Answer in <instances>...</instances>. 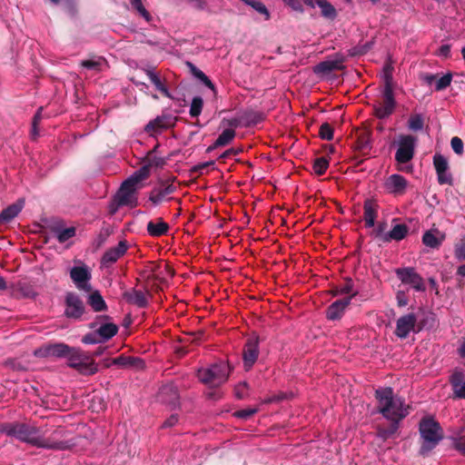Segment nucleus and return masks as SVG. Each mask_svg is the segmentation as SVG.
<instances>
[{"mask_svg":"<svg viewBox=\"0 0 465 465\" xmlns=\"http://www.w3.org/2000/svg\"><path fill=\"white\" fill-rule=\"evenodd\" d=\"M428 319L418 321L415 313L410 312L401 316L396 322L395 335L400 339H406L413 331L420 332L427 326Z\"/></svg>","mask_w":465,"mask_h":465,"instance_id":"39448f33","label":"nucleus"},{"mask_svg":"<svg viewBox=\"0 0 465 465\" xmlns=\"http://www.w3.org/2000/svg\"><path fill=\"white\" fill-rule=\"evenodd\" d=\"M178 117L171 114H162L150 121L144 127V131L151 135L153 133H159L162 130H166L175 126Z\"/></svg>","mask_w":465,"mask_h":465,"instance_id":"ddd939ff","label":"nucleus"},{"mask_svg":"<svg viewBox=\"0 0 465 465\" xmlns=\"http://www.w3.org/2000/svg\"><path fill=\"white\" fill-rule=\"evenodd\" d=\"M392 71H393V66L391 64L387 63L383 66L384 88L393 89Z\"/></svg>","mask_w":465,"mask_h":465,"instance_id":"a18cd8bd","label":"nucleus"},{"mask_svg":"<svg viewBox=\"0 0 465 465\" xmlns=\"http://www.w3.org/2000/svg\"><path fill=\"white\" fill-rule=\"evenodd\" d=\"M203 107V100L200 96H195L193 98L190 107V115L191 117H198Z\"/></svg>","mask_w":465,"mask_h":465,"instance_id":"c03bdc74","label":"nucleus"},{"mask_svg":"<svg viewBox=\"0 0 465 465\" xmlns=\"http://www.w3.org/2000/svg\"><path fill=\"white\" fill-rule=\"evenodd\" d=\"M378 216L376 205H364L363 221L366 228H372Z\"/></svg>","mask_w":465,"mask_h":465,"instance_id":"72a5a7b5","label":"nucleus"},{"mask_svg":"<svg viewBox=\"0 0 465 465\" xmlns=\"http://www.w3.org/2000/svg\"><path fill=\"white\" fill-rule=\"evenodd\" d=\"M56 229L59 230V232L56 233V238L60 243H64L73 238L76 232L74 227L63 228L62 230H60V228Z\"/></svg>","mask_w":465,"mask_h":465,"instance_id":"49530a36","label":"nucleus"},{"mask_svg":"<svg viewBox=\"0 0 465 465\" xmlns=\"http://www.w3.org/2000/svg\"><path fill=\"white\" fill-rule=\"evenodd\" d=\"M338 287H339L338 292H340V293L351 294V295H352L353 293L356 294V292H353V282L351 279H347L345 281V282H343L342 284H341Z\"/></svg>","mask_w":465,"mask_h":465,"instance_id":"6e6d98bb","label":"nucleus"},{"mask_svg":"<svg viewBox=\"0 0 465 465\" xmlns=\"http://www.w3.org/2000/svg\"><path fill=\"white\" fill-rule=\"evenodd\" d=\"M175 190L176 186L173 184L161 183L152 191L150 200L153 203L170 201L181 203V199L172 195Z\"/></svg>","mask_w":465,"mask_h":465,"instance_id":"4468645a","label":"nucleus"},{"mask_svg":"<svg viewBox=\"0 0 465 465\" xmlns=\"http://www.w3.org/2000/svg\"><path fill=\"white\" fill-rule=\"evenodd\" d=\"M433 165L438 176V182L440 184H450L452 176L448 172L449 163L445 156L440 153H435L433 156Z\"/></svg>","mask_w":465,"mask_h":465,"instance_id":"dca6fc26","label":"nucleus"},{"mask_svg":"<svg viewBox=\"0 0 465 465\" xmlns=\"http://www.w3.org/2000/svg\"><path fill=\"white\" fill-rule=\"evenodd\" d=\"M82 342L85 344H96V343H102L103 341L100 340V337L97 333V331H93L86 333L82 337Z\"/></svg>","mask_w":465,"mask_h":465,"instance_id":"864d4df0","label":"nucleus"},{"mask_svg":"<svg viewBox=\"0 0 465 465\" xmlns=\"http://www.w3.org/2000/svg\"><path fill=\"white\" fill-rule=\"evenodd\" d=\"M423 126H424V121H423V117L419 114H411L409 118V121H408V127L412 130V131H420L423 129Z\"/></svg>","mask_w":465,"mask_h":465,"instance_id":"37998d69","label":"nucleus"},{"mask_svg":"<svg viewBox=\"0 0 465 465\" xmlns=\"http://www.w3.org/2000/svg\"><path fill=\"white\" fill-rule=\"evenodd\" d=\"M451 439L454 449L465 456V436L457 434Z\"/></svg>","mask_w":465,"mask_h":465,"instance_id":"3c124183","label":"nucleus"},{"mask_svg":"<svg viewBox=\"0 0 465 465\" xmlns=\"http://www.w3.org/2000/svg\"><path fill=\"white\" fill-rule=\"evenodd\" d=\"M356 151L363 152L364 150L371 148V133L369 131H361L357 134V138L354 144Z\"/></svg>","mask_w":465,"mask_h":465,"instance_id":"473e14b6","label":"nucleus"},{"mask_svg":"<svg viewBox=\"0 0 465 465\" xmlns=\"http://www.w3.org/2000/svg\"><path fill=\"white\" fill-rule=\"evenodd\" d=\"M68 359V366L82 371L84 374L93 375L98 371V368L94 361L87 362L89 357L86 356L81 349L71 347L70 351L65 356Z\"/></svg>","mask_w":465,"mask_h":465,"instance_id":"423d86ee","label":"nucleus"},{"mask_svg":"<svg viewBox=\"0 0 465 465\" xmlns=\"http://www.w3.org/2000/svg\"><path fill=\"white\" fill-rule=\"evenodd\" d=\"M315 5L321 8L322 16L329 19H334L336 17V9L327 0H314V5Z\"/></svg>","mask_w":465,"mask_h":465,"instance_id":"f704fd0d","label":"nucleus"},{"mask_svg":"<svg viewBox=\"0 0 465 465\" xmlns=\"http://www.w3.org/2000/svg\"><path fill=\"white\" fill-rule=\"evenodd\" d=\"M231 372V366L228 362L220 361L211 365L209 368L198 370L197 378L203 384L215 388L227 381Z\"/></svg>","mask_w":465,"mask_h":465,"instance_id":"20e7f679","label":"nucleus"},{"mask_svg":"<svg viewBox=\"0 0 465 465\" xmlns=\"http://www.w3.org/2000/svg\"><path fill=\"white\" fill-rule=\"evenodd\" d=\"M124 298L128 303L134 304L139 308H145L148 305L145 294L140 290L133 289L130 292H125Z\"/></svg>","mask_w":465,"mask_h":465,"instance_id":"a878e982","label":"nucleus"},{"mask_svg":"<svg viewBox=\"0 0 465 465\" xmlns=\"http://www.w3.org/2000/svg\"><path fill=\"white\" fill-rule=\"evenodd\" d=\"M397 278L403 283L411 286L417 292L426 290L422 277L413 267H403L395 270Z\"/></svg>","mask_w":465,"mask_h":465,"instance_id":"6e6552de","label":"nucleus"},{"mask_svg":"<svg viewBox=\"0 0 465 465\" xmlns=\"http://www.w3.org/2000/svg\"><path fill=\"white\" fill-rule=\"evenodd\" d=\"M118 331V326L113 322H102L101 325L96 329L100 340L103 342L112 339L114 335L117 334Z\"/></svg>","mask_w":465,"mask_h":465,"instance_id":"bb28decb","label":"nucleus"},{"mask_svg":"<svg viewBox=\"0 0 465 465\" xmlns=\"http://www.w3.org/2000/svg\"><path fill=\"white\" fill-rule=\"evenodd\" d=\"M87 303L96 312H104L107 310L106 302H104L99 291L91 292V294L88 296Z\"/></svg>","mask_w":465,"mask_h":465,"instance_id":"c756f323","label":"nucleus"},{"mask_svg":"<svg viewBox=\"0 0 465 465\" xmlns=\"http://www.w3.org/2000/svg\"><path fill=\"white\" fill-rule=\"evenodd\" d=\"M130 356L125 355H120L114 359L112 360V363L114 365L122 366V367H128V364L131 362Z\"/></svg>","mask_w":465,"mask_h":465,"instance_id":"e2e57ef3","label":"nucleus"},{"mask_svg":"<svg viewBox=\"0 0 465 465\" xmlns=\"http://www.w3.org/2000/svg\"><path fill=\"white\" fill-rule=\"evenodd\" d=\"M342 56L333 60H325L313 66V73L321 77L330 74L333 71H341L344 68Z\"/></svg>","mask_w":465,"mask_h":465,"instance_id":"6ab92c4d","label":"nucleus"},{"mask_svg":"<svg viewBox=\"0 0 465 465\" xmlns=\"http://www.w3.org/2000/svg\"><path fill=\"white\" fill-rule=\"evenodd\" d=\"M23 205H7L0 213V226L11 223L22 211Z\"/></svg>","mask_w":465,"mask_h":465,"instance_id":"c85d7f7f","label":"nucleus"},{"mask_svg":"<svg viewBox=\"0 0 465 465\" xmlns=\"http://www.w3.org/2000/svg\"><path fill=\"white\" fill-rule=\"evenodd\" d=\"M450 383L452 388L454 398L465 399V375L460 371H455L450 376Z\"/></svg>","mask_w":465,"mask_h":465,"instance_id":"4be33fe9","label":"nucleus"},{"mask_svg":"<svg viewBox=\"0 0 465 465\" xmlns=\"http://www.w3.org/2000/svg\"><path fill=\"white\" fill-rule=\"evenodd\" d=\"M214 164H215L214 161H209V162H205L203 163H199L193 167V172L200 173L201 174H203L204 170H206V172H208V169L210 167H212L213 169Z\"/></svg>","mask_w":465,"mask_h":465,"instance_id":"052dcab7","label":"nucleus"},{"mask_svg":"<svg viewBox=\"0 0 465 465\" xmlns=\"http://www.w3.org/2000/svg\"><path fill=\"white\" fill-rule=\"evenodd\" d=\"M130 359L134 361H131L127 368H134L137 370L144 368V361L141 358L130 356Z\"/></svg>","mask_w":465,"mask_h":465,"instance_id":"338daca9","label":"nucleus"},{"mask_svg":"<svg viewBox=\"0 0 465 465\" xmlns=\"http://www.w3.org/2000/svg\"><path fill=\"white\" fill-rule=\"evenodd\" d=\"M409 232V227L404 223H399L393 226V228L388 232V237L385 239L387 242L391 241L400 242L403 240Z\"/></svg>","mask_w":465,"mask_h":465,"instance_id":"7c9ffc66","label":"nucleus"},{"mask_svg":"<svg viewBox=\"0 0 465 465\" xmlns=\"http://www.w3.org/2000/svg\"><path fill=\"white\" fill-rule=\"evenodd\" d=\"M391 424L388 428L379 427L377 430L378 438L386 440L396 433L399 429L400 420H390Z\"/></svg>","mask_w":465,"mask_h":465,"instance_id":"c9c22d12","label":"nucleus"},{"mask_svg":"<svg viewBox=\"0 0 465 465\" xmlns=\"http://www.w3.org/2000/svg\"><path fill=\"white\" fill-rule=\"evenodd\" d=\"M257 411H258V409H256V408H247V409L237 411L234 413V415L237 418H240L242 420H247L250 417H252V415H254Z\"/></svg>","mask_w":465,"mask_h":465,"instance_id":"13d9d810","label":"nucleus"},{"mask_svg":"<svg viewBox=\"0 0 465 465\" xmlns=\"http://www.w3.org/2000/svg\"><path fill=\"white\" fill-rule=\"evenodd\" d=\"M259 343L260 338L258 335L250 336L243 346L242 350V361L243 367L246 371L252 369L259 357Z\"/></svg>","mask_w":465,"mask_h":465,"instance_id":"9d476101","label":"nucleus"},{"mask_svg":"<svg viewBox=\"0 0 465 465\" xmlns=\"http://www.w3.org/2000/svg\"><path fill=\"white\" fill-rule=\"evenodd\" d=\"M444 240V235L440 231H427L422 236V242L430 248H439Z\"/></svg>","mask_w":465,"mask_h":465,"instance_id":"cd10ccee","label":"nucleus"},{"mask_svg":"<svg viewBox=\"0 0 465 465\" xmlns=\"http://www.w3.org/2000/svg\"><path fill=\"white\" fill-rule=\"evenodd\" d=\"M454 256L458 261H465V235L456 242Z\"/></svg>","mask_w":465,"mask_h":465,"instance_id":"de8ad7c7","label":"nucleus"},{"mask_svg":"<svg viewBox=\"0 0 465 465\" xmlns=\"http://www.w3.org/2000/svg\"><path fill=\"white\" fill-rule=\"evenodd\" d=\"M222 123L223 124L226 123L231 127L230 129L234 130V128H237L242 124V116H241V117H234V118H231V119H223Z\"/></svg>","mask_w":465,"mask_h":465,"instance_id":"69168bd1","label":"nucleus"},{"mask_svg":"<svg viewBox=\"0 0 465 465\" xmlns=\"http://www.w3.org/2000/svg\"><path fill=\"white\" fill-rule=\"evenodd\" d=\"M450 146L458 155H461L463 153V142L460 137H452L450 140Z\"/></svg>","mask_w":465,"mask_h":465,"instance_id":"5fc2aeb1","label":"nucleus"},{"mask_svg":"<svg viewBox=\"0 0 465 465\" xmlns=\"http://www.w3.org/2000/svg\"><path fill=\"white\" fill-rule=\"evenodd\" d=\"M179 420V416L177 414H172L162 425V428H171L174 426Z\"/></svg>","mask_w":465,"mask_h":465,"instance_id":"774afa93","label":"nucleus"},{"mask_svg":"<svg viewBox=\"0 0 465 465\" xmlns=\"http://www.w3.org/2000/svg\"><path fill=\"white\" fill-rule=\"evenodd\" d=\"M419 431L421 439L419 453L426 457L443 439V430L433 418H423L420 421Z\"/></svg>","mask_w":465,"mask_h":465,"instance_id":"7ed1b4c3","label":"nucleus"},{"mask_svg":"<svg viewBox=\"0 0 465 465\" xmlns=\"http://www.w3.org/2000/svg\"><path fill=\"white\" fill-rule=\"evenodd\" d=\"M245 5L253 8L257 13L263 15L264 20H269L271 18V15L265 5L260 0H241Z\"/></svg>","mask_w":465,"mask_h":465,"instance_id":"4c0bfd02","label":"nucleus"},{"mask_svg":"<svg viewBox=\"0 0 465 465\" xmlns=\"http://www.w3.org/2000/svg\"><path fill=\"white\" fill-rule=\"evenodd\" d=\"M133 8L135 9L141 16H143L147 22L152 20V15L143 6L142 0H138V2H134L131 4Z\"/></svg>","mask_w":465,"mask_h":465,"instance_id":"603ef678","label":"nucleus"},{"mask_svg":"<svg viewBox=\"0 0 465 465\" xmlns=\"http://www.w3.org/2000/svg\"><path fill=\"white\" fill-rule=\"evenodd\" d=\"M354 296H355V293H353L352 295H350L348 297H345L343 299L337 300L334 302H332L331 305H329L326 310V318L329 321H337V320L341 319L346 308L349 306L352 297H354Z\"/></svg>","mask_w":465,"mask_h":465,"instance_id":"aec40b11","label":"nucleus"},{"mask_svg":"<svg viewBox=\"0 0 465 465\" xmlns=\"http://www.w3.org/2000/svg\"><path fill=\"white\" fill-rule=\"evenodd\" d=\"M64 315L69 319L81 320L85 313V305L81 297L74 292H67L64 299Z\"/></svg>","mask_w":465,"mask_h":465,"instance_id":"1a4fd4ad","label":"nucleus"},{"mask_svg":"<svg viewBox=\"0 0 465 465\" xmlns=\"http://www.w3.org/2000/svg\"><path fill=\"white\" fill-rule=\"evenodd\" d=\"M104 59L102 57H98L97 59H88L83 60L81 62V66L94 71H100L102 64H104Z\"/></svg>","mask_w":465,"mask_h":465,"instance_id":"09e8293b","label":"nucleus"},{"mask_svg":"<svg viewBox=\"0 0 465 465\" xmlns=\"http://www.w3.org/2000/svg\"><path fill=\"white\" fill-rule=\"evenodd\" d=\"M242 120L245 126L254 125L263 120V114L259 112L246 111L242 114Z\"/></svg>","mask_w":465,"mask_h":465,"instance_id":"e433bc0d","label":"nucleus"},{"mask_svg":"<svg viewBox=\"0 0 465 465\" xmlns=\"http://www.w3.org/2000/svg\"><path fill=\"white\" fill-rule=\"evenodd\" d=\"M382 98V103L373 106L374 115L379 119L389 117L392 114L396 106L393 89L384 88Z\"/></svg>","mask_w":465,"mask_h":465,"instance_id":"9b49d317","label":"nucleus"},{"mask_svg":"<svg viewBox=\"0 0 465 465\" xmlns=\"http://www.w3.org/2000/svg\"><path fill=\"white\" fill-rule=\"evenodd\" d=\"M0 430L9 437L26 442L34 447L53 450H64L71 447L68 441L56 440L55 436L60 434L56 430L53 434L45 438V432L35 426L24 422H7L1 425Z\"/></svg>","mask_w":465,"mask_h":465,"instance_id":"f257e3e1","label":"nucleus"},{"mask_svg":"<svg viewBox=\"0 0 465 465\" xmlns=\"http://www.w3.org/2000/svg\"><path fill=\"white\" fill-rule=\"evenodd\" d=\"M70 277L79 290L84 291L86 292H90L92 291V286L89 283L91 279V272H89L87 266L84 265L73 267L70 271Z\"/></svg>","mask_w":465,"mask_h":465,"instance_id":"f8f14e48","label":"nucleus"},{"mask_svg":"<svg viewBox=\"0 0 465 465\" xmlns=\"http://www.w3.org/2000/svg\"><path fill=\"white\" fill-rule=\"evenodd\" d=\"M235 131L233 129H225L215 140L216 146H225L229 144L235 137Z\"/></svg>","mask_w":465,"mask_h":465,"instance_id":"ea45409f","label":"nucleus"},{"mask_svg":"<svg viewBox=\"0 0 465 465\" xmlns=\"http://www.w3.org/2000/svg\"><path fill=\"white\" fill-rule=\"evenodd\" d=\"M49 227L52 232H54L55 234L59 232V230L56 228H60L62 230L64 228V223L63 220L60 219H52L50 220Z\"/></svg>","mask_w":465,"mask_h":465,"instance_id":"0e129e2a","label":"nucleus"},{"mask_svg":"<svg viewBox=\"0 0 465 465\" xmlns=\"http://www.w3.org/2000/svg\"><path fill=\"white\" fill-rule=\"evenodd\" d=\"M110 234L111 230L109 228H103L95 239L96 247L99 248L104 245Z\"/></svg>","mask_w":465,"mask_h":465,"instance_id":"4d7b16f0","label":"nucleus"},{"mask_svg":"<svg viewBox=\"0 0 465 465\" xmlns=\"http://www.w3.org/2000/svg\"><path fill=\"white\" fill-rule=\"evenodd\" d=\"M146 229L151 236L160 237L168 232L169 225L162 218H157L148 222Z\"/></svg>","mask_w":465,"mask_h":465,"instance_id":"393cba45","label":"nucleus"},{"mask_svg":"<svg viewBox=\"0 0 465 465\" xmlns=\"http://www.w3.org/2000/svg\"><path fill=\"white\" fill-rule=\"evenodd\" d=\"M160 397L165 403L176 406L179 404V392L176 386L173 384H167L162 387L160 391Z\"/></svg>","mask_w":465,"mask_h":465,"instance_id":"b1692460","label":"nucleus"},{"mask_svg":"<svg viewBox=\"0 0 465 465\" xmlns=\"http://www.w3.org/2000/svg\"><path fill=\"white\" fill-rule=\"evenodd\" d=\"M329 167V159L322 156L315 158L312 163V170L315 174L322 175L325 173L326 170Z\"/></svg>","mask_w":465,"mask_h":465,"instance_id":"58836bf2","label":"nucleus"},{"mask_svg":"<svg viewBox=\"0 0 465 465\" xmlns=\"http://www.w3.org/2000/svg\"><path fill=\"white\" fill-rule=\"evenodd\" d=\"M147 76L149 77L152 84L155 86V88L161 92L163 95L168 98H173L168 89L163 84L160 77L151 69H143Z\"/></svg>","mask_w":465,"mask_h":465,"instance_id":"2f4dec72","label":"nucleus"},{"mask_svg":"<svg viewBox=\"0 0 465 465\" xmlns=\"http://www.w3.org/2000/svg\"><path fill=\"white\" fill-rule=\"evenodd\" d=\"M421 79L429 85L435 84V91L440 92L449 87L452 82V74L447 73L446 74L439 77L437 74H424Z\"/></svg>","mask_w":465,"mask_h":465,"instance_id":"412c9836","label":"nucleus"},{"mask_svg":"<svg viewBox=\"0 0 465 465\" xmlns=\"http://www.w3.org/2000/svg\"><path fill=\"white\" fill-rule=\"evenodd\" d=\"M137 185L128 178L120 186L116 193L112 203H133L135 200L134 198Z\"/></svg>","mask_w":465,"mask_h":465,"instance_id":"f3484780","label":"nucleus"},{"mask_svg":"<svg viewBox=\"0 0 465 465\" xmlns=\"http://www.w3.org/2000/svg\"><path fill=\"white\" fill-rule=\"evenodd\" d=\"M386 189L396 195L404 193L407 187V180L400 174L391 175L385 183Z\"/></svg>","mask_w":465,"mask_h":465,"instance_id":"5701e85b","label":"nucleus"},{"mask_svg":"<svg viewBox=\"0 0 465 465\" xmlns=\"http://www.w3.org/2000/svg\"><path fill=\"white\" fill-rule=\"evenodd\" d=\"M285 5L291 7L293 11L302 14L304 12V8L300 0H282Z\"/></svg>","mask_w":465,"mask_h":465,"instance_id":"bf43d9fd","label":"nucleus"},{"mask_svg":"<svg viewBox=\"0 0 465 465\" xmlns=\"http://www.w3.org/2000/svg\"><path fill=\"white\" fill-rule=\"evenodd\" d=\"M375 398L378 401V411L388 420H401L408 414V406L404 401L394 395L391 387L381 388L375 391Z\"/></svg>","mask_w":465,"mask_h":465,"instance_id":"f03ea898","label":"nucleus"},{"mask_svg":"<svg viewBox=\"0 0 465 465\" xmlns=\"http://www.w3.org/2000/svg\"><path fill=\"white\" fill-rule=\"evenodd\" d=\"M70 346L63 343V342H57L53 344H48L45 346H43L37 350L35 351V355L39 358H45V357H56V358H62L65 357L68 352L70 351Z\"/></svg>","mask_w":465,"mask_h":465,"instance_id":"2eb2a0df","label":"nucleus"},{"mask_svg":"<svg viewBox=\"0 0 465 465\" xmlns=\"http://www.w3.org/2000/svg\"><path fill=\"white\" fill-rule=\"evenodd\" d=\"M150 174V164H145L134 173L129 178L134 182V184H138L145 180Z\"/></svg>","mask_w":465,"mask_h":465,"instance_id":"79ce46f5","label":"nucleus"},{"mask_svg":"<svg viewBox=\"0 0 465 465\" xmlns=\"http://www.w3.org/2000/svg\"><path fill=\"white\" fill-rule=\"evenodd\" d=\"M198 80H200L205 86L210 88L213 93H216V89L213 82L210 80V78L202 71V73H198V76L196 77Z\"/></svg>","mask_w":465,"mask_h":465,"instance_id":"680f3d73","label":"nucleus"},{"mask_svg":"<svg viewBox=\"0 0 465 465\" xmlns=\"http://www.w3.org/2000/svg\"><path fill=\"white\" fill-rule=\"evenodd\" d=\"M333 132H334V130L330 124L323 123L320 126L319 136L322 140L331 141L333 139Z\"/></svg>","mask_w":465,"mask_h":465,"instance_id":"8fccbe9b","label":"nucleus"},{"mask_svg":"<svg viewBox=\"0 0 465 465\" xmlns=\"http://www.w3.org/2000/svg\"><path fill=\"white\" fill-rule=\"evenodd\" d=\"M416 138L411 134H401L399 137V148L395 160L399 163H407L412 160L415 153Z\"/></svg>","mask_w":465,"mask_h":465,"instance_id":"0eeeda50","label":"nucleus"},{"mask_svg":"<svg viewBox=\"0 0 465 465\" xmlns=\"http://www.w3.org/2000/svg\"><path fill=\"white\" fill-rule=\"evenodd\" d=\"M387 229V223L386 222H380L378 223L377 226L371 231V235L381 241L384 243H387V240L385 239L388 237V232H386Z\"/></svg>","mask_w":465,"mask_h":465,"instance_id":"a19ab883","label":"nucleus"},{"mask_svg":"<svg viewBox=\"0 0 465 465\" xmlns=\"http://www.w3.org/2000/svg\"><path fill=\"white\" fill-rule=\"evenodd\" d=\"M128 250L126 241H120L117 246L108 249L101 258V264L104 267H109L115 263Z\"/></svg>","mask_w":465,"mask_h":465,"instance_id":"a211bd4d","label":"nucleus"}]
</instances>
